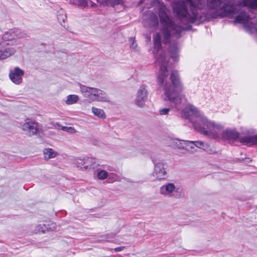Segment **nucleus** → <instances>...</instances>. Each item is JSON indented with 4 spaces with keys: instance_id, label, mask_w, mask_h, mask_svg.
I'll return each instance as SVG.
<instances>
[{
    "instance_id": "f257e3e1",
    "label": "nucleus",
    "mask_w": 257,
    "mask_h": 257,
    "mask_svg": "<svg viewBox=\"0 0 257 257\" xmlns=\"http://www.w3.org/2000/svg\"><path fill=\"white\" fill-rule=\"evenodd\" d=\"M156 59L157 62L160 66L157 82L160 86H164V94L168 100L177 106L182 102V95L179 93L184 88L180 81L178 72L176 70H172L170 77L171 84L168 82L167 80L170 68L169 58L168 56H166L165 52L161 51Z\"/></svg>"
},
{
    "instance_id": "f03ea898",
    "label": "nucleus",
    "mask_w": 257,
    "mask_h": 257,
    "mask_svg": "<svg viewBox=\"0 0 257 257\" xmlns=\"http://www.w3.org/2000/svg\"><path fill=\"white\" fill-rule=\"evenodd\" d=\"M183 114L185 118L194 116L193 123L195 130L210 138H218L219 132L224 128L223 123L209 119L196 107L190 104L183 109Z\"/></svg>"
},
{
    "instance_id": "7ed1b4c3",
    "label": "nucleus",
    "mask_w": 257,
    "mask_h": 257,
    "mask_svg": "<svg viewBox=\"0 0 257 257\" xmlns=\"http://www.w3.org/2000/svg\"><path fill=\"white\" fill-rule=\"evenodd\" d=\"M159 16L161 28L153 37L154 51L157 50L158 51L161 48V42L167 43L173 35L176 38L179 37L184 30L181 26H175L164 11H160Z\"/></svg>"
},
{
    "instance_id": "20e7f679",
    "label": "nucleus",
    "mask_w": 257,
    "mask_h": 257,
    "mask_svg": "<svg viewBox=\"0 0 257 257\" xmlns=\"http://www.w3.org/2000/svg\"><path fill=\"white\" fill-rule=\"evenodd\" d=\"M206 0H179L174 7V12L180 18H186L193 23L197 18L196 9H203L206 6Z\"/></svg>"
},
{
    "instance_id": "39448f33",
    "label": "nucleus",
    "mask_w": 257,
    "mask_h": 257,
    "mask_svg": "<svg viewBox=\"0 0 257 257\" xmlns=\"http://www.w3.org/2000/svg\"><path fill=\"white\" fill-rule=\"evenodd\" d=\"M208 7L214 10V14L212 17L216 18L219 17H233L239 8L240 6H232L229 4L228 0H207Z\"/></svg>"
},
{
    "instance_id": "423d86ee",
    "label": "nucleus",
    "mask_w": 257,
    "mask_h": 257,
    "mask_svg": "<svg viewBox=\"0 0 257 257\" xmlns=\"http://www.w3.org/2000/svg\"><path fill=\"white\" fill-rule=\"evenodd\" d=\"M168 143L171 147L182 151L184 154H193L197 149H204V143L200 141H191L183 140L177 138H171L168 140Z\"/></svg>"
},
{
    "instance_id": "0eeeda50",
    "label": "nucleus",
    "mask_w": 257,
    "mask_h": 257,
    "mask_svg": "<svg viewBox=\"0 0 257 257\" xmlns=\"http://www.w3.org/2000/svg\"><path fill=\"white\" fill-rule=\"evenodd\" d=\"M80 91L84 97L88 98L91 101L108 102L110 101L107 93L97 88L80 85Z\"/></svg>"
},
{
    "instance_id": "6e6552de",
    "label": "nucleus",
    "mask_w": 257,
    "mask_h": 257,
    "mask_svg": "<svg viewBox=\"0 0 257 257\" xmlns=\"http://www.w3.org/2000/svg\"><path fill=\"white\" fill-rule=\"evenodd\" d=\"M160 193L166 197L180 198L184 197L185 192L180 187H177L174 183H166L160 189Z\"/></svg>"
},
{
    "instance_id": "1a4fd4ad",
    "label": "nucleus",
    "mask_w": 257,
    "mask_h": 257,
    "mask_svg": "<svg viewBox=\"0 0 257 257\" xmlns=\"http://www.w3.org/2000/svg\"><path fill=\"white\" fill-rule=\"evenodd\" d=\"M23 37L24 34L20 30L14 29L6 32L3 35L2 39L4 42H7V44H9V42L18 44H19L18 40Z\"/></svg>"
},
{
    "instance_id": "9d476101",
    "label": "nucleus",
    "mask_w": 257,
    "mask_h": 257,
    "mask_svg": "<svg viewBox=\"0 0 257 257\" xmlns=\"http://www.w3.org/2000/svg\"><path fill=\"white\" fill-rule=\"evenodd\" d=\"M235 22L243 24L251 31L257 32V21L256 20H250L246 13L242 11L236 16Z\"/></svg>"
},
{
    "instance_id": "9b49d317",
    "label": "nucleus",
    "mask_w": 257,
    "mask_h": 257,
    "mask_svg": "<svg viewBox=\"0 0 257 257\" xmlns=\"http://www.w3.org/2000/svg\"><path fill=\"white\" fill-rule=\"evenodd\" d=\"M221 122L222 123V122ZM223 124H224L223 122ZM224 127L225 125H224V128L219 132V137L217 138H213L214 139H218L221 136L223 140L231 142L239 138V133L235 128H227L224 130Z\"/></svg>"
},
{
    "instance_id": "f8f14e48",
    "label": "nucleus",
    "mask_w": 257,
    "mask_h": 257,
    "mask_svg": "<svg viewBox=\"0 0 257 257\" xmlns=\"http://www.w3.org/2000/svg\"><path fill=\"white\" fill-rule=\"evenodd\" d=\"M41 125L34 121H26L22 125V129L29 136L36 135L42 131Z\"/></svg>"
},
{
    "instance_id": "ddd939ff",
    "label": "nucleus",
    "mask_w": 257,
    "mask_h": 257,
    "mask_svg": "<svg viewBox=\"0 0 257 257\" xmlns=\"http://www.w3.org/2000/svg\"><path fill=\"white\" fill-rule=\"evenodd\" d=\"M148 92L147 86L145 85H141L138 88L135 99L136 105L141 108L143 107L147 100Z\"/></svg>"
},
{
    "instance_id": "4468645a",
    "label": "nucleus",
    "mask_w": 257,
    "mask_h": 257,
    "mask_svg": "<svg viewBox=\"0 0 257 257\" xmlns=\"http://www.w3.org/2000/svg\"><path fill=\"white\" fill-rule=\"evenodd\" d=\"M166 165L163 162H158L155 165L154 176L158 179H164L167 177Z\"/></svg>"
},
{
    "instance_id": "2eb2a0df",
    "label": "nucleus",
    "mask_w": 257,
    "mask_h": 257,
    "mask_svg": "<svg viewBox=\"0 0 257 257\" xmlns=\"http://www.w3.org/2000/svg\"><path fill=\"white\" fill-rule=\"evenodd\" d=\"M24 75V71L18 67H15L14 69L10 71L9 77L11 80L15 84H20L23 81V76Z\"/></svg>"
},
{
    "instance_id": "dca6fc26",
    "label": "nucleus",
    "mask_w": 257,
    "mask_h": 257,
    "mask_svg": "<svg viewBox=\"0 0 257 257\" xmlns=\"http://www.w3.org/2000/svg\"><path fill=\"white\" fill-rule=\"evenodd\" d=\"M56 228L55 223L49 221L47 224H40L36 227L35 231L36 233H45L48 231H53Z\"/></svg>"
},
{
    "instance_id": "f3484780",
    "label": "nucleus",
    "mask_w": 257,
    "mask_h": 257,
    "mask_svg": "<svg viewBox=\"0 0 257 257\" xmlns=\"http://www.w3.org/2000/svg\"><path fill=\"white\" fill-rule=\"evenodd\" d=\"M241 143L248 146L257 144V136H246L240 138Z\"/></svg>"
},
{
    "instance_id": "a211bd4d",
    "label": "nucleus",
    "mask_w": 257,
    "mask_h": 257,
    "mask_svg": "<svg viewBox=\"0 0 257 257\" xmlns=\"http://www.w3.org/2000/svg\"><path fill=\"white\" fill-rule=\"evenodd\" d=\"M79 100V97L76 94L68 95L64 100L65 104L66 105H71L76 104Z\"/></svg>"
},
{
    "instance_id": "6ab92c4d",
    "label": "nucleus",
    "mask_w": 257,
    "mask_h": 257,
    "mask_svg": "<svg viewBox=\"0 0 257 257\" xmlns=\"http://www.w3.org/2000/svg\"><path fill=\"white\" fill-rule=\"evenodd\" d=\"M43 155L45 159H51L57 157L59 153L51 148H45L43 150Z\"/></svg>"
},
{
    "instance_id": "aec40b11",
    "label": "nucleus",
    "mask_w": 257,
    "mask_h": 257,
    "mask_svg": "<svg viewBox=\"0 0 257 257\" xmlns=\"http://www.w3.org/2000/svg\"><path fill=\"white\" fill-rule=\"evenodd\" d=\"M16 52L15 49L13 47L8 48L4 51L0 50V60L5 59L13 55Z\"/></svg>"
},
{
    "instance_id": "412c9836",
    "label": "nucleus",
    "mask_w": 257,
    "mask_h": 257,
    "mask_svg": "<svg viewBox=\"0 0 257 257\" xmlns=\"http://www.w3.org/2000/svg\"><path fill=\"white\" fill-rule=\"evenodd\" d=\"M91 109L92 113L95 116L101 119H104L106 118L105 113L103 109L94 106H92Z\"/></svg>"
},
{
    "instance_id": "4be33fe9",
    "label": "nucleus",
    "mask_w": 257,
    "mask_h": 257,
    "mask_svg": "<svg viewBox=\"0 0 257 257\" xmlns=\"http://www.w3.org/2000/svg\"><path fill=\"white\" fill-rule=\"evenodd\" d=\"M243 4L244 6L256 8H257V0H243Z\"/></svg>"
},
{
    "instance_id": "5701e85b",
    "label": "nucleus",
    "mask_w": 257,
    "mask_h": 257,
    "mask_svg": "<svg viewBox=\"0 0 257 257\" xmlns=\"http://www.w3.org/2000/svg\"><path fill=\"white\" fill-rule=\"evenodd\" d=\"M60 129L64 132L70 134H75L77 132L76 130L71 126H60Z\"/></svg>"
},
{
    "instance_id": "b1692460",
    "label": "nucleus",
    "mask_w": 257,
    "mask_h": 257,
    "mask_svg": "<svg viewBox=\"0 0 257 257\" xmlns=\"http://www.w3.org/2000/svg\"><path fill=\"white\" fill-rule=\"evenodd\" d=\"M97 177L98 179L104 180L108 176L107 172L104 170H100L97 173Z\"/></svg>"
},
{
    "instance_id": "393cba45",
    "label": "nucleus",
    "mask_w": 257,
    "mask_h": 257,
    "mask_svg": "<svg viewBox=\"0 0 257 257\" xmlns=\"http://www.w3.org/2000/svg\"><path fill=\"white\" fill-rule=\"evenodd\" d=\"M97 1L102 4H107L111 5H114L119 4L121 0H97Z\"/></svg>"
},
{
    "instance_id": "a878e982",
    "label": "nucleus",
    "mask_w": 257,
    "mask_h": 257,
    "mask_svg": "<svg viewBox=\"0 0 257 257\" xmlns=\"http://www.w3.org/2000/svg\"><path fill=\"white\" fill-rule=\"evenodd\" d=\"M170 110L169 108H161L159 110V112L161 115H166L169 113Z\"/></svg>"
},
{
    "instance_id": "bb28decb",
    "label": "nucleus",
    "mask_w": 257,
    "mask_h": 257,
    "mask_svg": "<svg viewBox=\"0 0 257 257\" xmlns=\"http://www.w3.org/2000/svg\"><path fill=\"white\" fill-rule=\"evenodd\" d=\"M171 55L172 58L175 60H177V47H175L173 50L171 52Z\"/></svg>"
},
{
    "instance_id": "cd10ccee",
    "label": "nucleus",
    "mask_w": 257,
    "mask_h": 257,
    "mask_svg": "<svg viewBox=\"0 0 257 257\" xmlns=\"http://www.w3.org/2000/svg\"><path fill=\"white\" fill-rule=\"evenodd\" d=\"M58 19L60 22H62L64 23L66 19V16L64 14H62L61 15H59L58 16Z\"/></svg>"
},
{
    "instance_id": "c85d7f7f",
    "label": "nucleus",
    "mask_w": 257,
    "mask_h": 257,
    "mask_svg": "<svg viewBox=\"0 0 257 257\" xmlns=\"http://www.w3.org/2000/svg\"><path fill=\"white\" fill-rule=\"evenodd\" d=\"M124 248H125L124 246H119V247L115 248L114 249V250L115 251H116V252L117 251H121L123 250Z\"/></svg>"
},
{
    "instance_id": "c756f323",
    "label": "nucleus",
    "mask_w": 257,
    "mask_h": 257,
    "mask_svg": "<svg viewBox=\"0 0 257 257\" xmlns=\"http://www.w3.org/2000/svg\"><path fill=\"white\" fill-rule=\"evenodd\" d=\"M137 44H136L135 43L133 42L132 43V44L131 45V47L133 48V49H135L137 47Z\"/></svg>"
},
{
    "instance_id": "7c9ffc66",
    "label": "nucleus",
    "mask_w": 257,
    "mask_h": 257,
    "mask_svg": "<svg viewBox=\"0 0 257 257\" xmlns=\"http://www.w3.org/2000/svg\"><path fill=\"white\" fill-rule=\"evenodd\" d=\"M80 168L82 170H86L88 169V165H84V167H81Z\"/></svg>"
}]
</instances>
